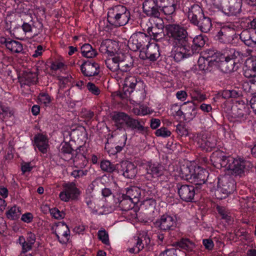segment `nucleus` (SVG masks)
<instances>
[{
    "label": "nucleus",
    "instance_id": "obj_1",
    "mask_svg": "<svg viewBox=\"0 0 256 256\" xmlns=\"http://www.w3.org/2000/svg\"><path fill=\"white\" fill-rule=\"evenodd\" d=\"M166 35L174 40L177 48L172 52V56L176 62H179L194 54L192 38L185 28L178 24H166L164 26Z\"/></svg>",
    "mask_w": 256,
    "mask_h": 256
},
{
    "label": "nucleus",
    "instance_id": "obj_2",
    "mask_svg": "<svg viewBox=\"0 0 256 256\" xmlns=\"http://www.w3.org/2000/svg\"><path fill=\"white\" fill-rule=\"evenodd\" d=\"M112 120L118 130L126 128L145 134L148 130V128L144 126V122L139 118H134L124 112H115L112 116Z\"/></svg>",
    "mask_w": 256,
    "mask_h": 256
},
{
    "label": "nucleus",
    "instance_id": "obj_3",
    "mask_svg": "<svg viewBox=\"0 0 256 256\" xmlns=\"http://www.w3.org/2000/svg\"><path fill=\"white\" fill-rule=\"evenodd\" d=\"M188 18L202 32H208L212 26L211 19L204 14L202 10L198 4H194L189 8Z\"/></svg>",
    "mask_w": 256,
    "mask_h": 256
},
{
    "label": "nucleus",
    "instance_id": "obj_4",
    "mask_svg": "<svg viewBox=\"0 0 256 256\" xmlns=\"http://www.w3.org/2000/svg\"><path fill=\"white\" fill-rule=\"evenodd\" d=\"M223 56L224 60L220 61L219 66L224 72L229 73L238 70L244 55L234 48H228L224 50Z\"/></svg>",
    "mask_w": 256,
    "mask_h": 256
},
{
    "label": "nucleus",
    "instance_id": "obj_5",
    "mask_svg": "<svg viewBox=\"0 0 256 256\" xmlns=\"http://www.w3.org/2000/svg\"><path fill=\"white\" fill-rule=\"evenodd\" d=\"M130 20V12L126 6L122 5L114 6L108 14V22L116 27L125 26Z\"/></svg>",
    "mask_w": 256,
    "mask_h": 256
},
{
    "label": "nucleus",
    "instance_id": "obj_6",
    "mask_svg": "<svg viewBox=\"0 0 256 256\" xmlns=\"http://www.w3.org/2000/svg\"><path fill=\"white\" fill-rule=\"evenodd\" d=\"M228 166V170H230L232 174L240 176L245 175L252 168V164L248 162L235 159L234 158Z\"/></svg>",
    "mask_w": 256,
    "mask_h": 256
},
{
    "label": "nucleus",
    "instance_id": "obj_7",
    "mask_svg": "<svg viewBox=\"0 0 256 256\" xmlns=\"http://www.w3.org/2000/svg\"><path fill=\"white\" fill-rule=\"evenodd\" d=\"M150 38L145 34L139 32L133 34L128 42V46L134 52L141 50L149 44Z\"/></svg>",
    "mask_w": 256,
    "mask_h": 256
},
{
    "label": "nucleus",
    "instance_id": "obj_8",
    "mask_svg": "<svg viewBox=\"0 0 256 256\" xmlns=\"http://www.w3.org/2000/svg\"><path fill=\"white\" fill-rule=\"evenodd\" d=\"M174 188L181 200L186 202H192L196 194L195 188L193 186L178 182L176 184Z\"/></svg>",
    "mask_w": 256,
    "mask_h": 256
},
{
    "label": "nucleus",
    "instance_id": "obj_9",
    "mask_svg": "<svg viewBox=\"0 0 256 256\" xmlns=\"http://www.w3.org/2000/svg\"><path fill=\"white\" fill-rule=\"evenodd\" d=\"M64 190L59 194L60 199L67 202L70 200H76L80 194L78 189L74 182L66 184L64 186Z\"/></svg>",
    "mask_w": 256,
    "mask_h": 256
},
{
    "label": "nucleus",
    "instance_id": "obj_10",
    "mask_svg": "<svg viewBox=\"0 0 256 256\" xmlns=\"http://www.w3.org/2000/svg\"><path fill=\"white\" fill-rule=\"evenodd\" d=\"M160 56L158 46L155 44H148L146 48H142L140 51V58L142 60L148 59L155 61Z\"/></svg>",
    "mask_w": 256,
    "mask_h": 256
},
{
    "label": "nucleus",
    "instance_id": "obj_11",
    "mask_svg": "<svg viewBox=\"0 0 256 256\" xmlns=\"http://www.w3.org/2000/svg\"><path fill=\"white\" fill-rule=\"evenodd\" d=\"M156 227L163 231L173 230L176 225V218L168 214H163L154 223Z\"/></svg>",
    "mask_w": 256,
    "mask_h": 256
},
{
    "label": "nucleus",
    "instance_id": "obj_12",
    "mask_svg": "<svg viewBox=\"0 0 256 256\" xmlns=\"http://www.w3.org/2000/svg\"><path fill=\"white\" fill-rule=\"evenodd\" d=\"M143 12L149 17L158 18L160 6L155 0H144L142 4Z\"/></svg>",
    "mask_w": 256,
    "mask_h": 256
},
{
    "label": "nucleus",
    "instance_id": "obj_13",
    "mask_svg": "<svg viewBox=\"0 0 256 256\" xmlns=\"http://www.w3.org/2000/svg\"><path fill=\"white\" fill-rule=\"evenodd\" d=\"M248 106L244 102H238L232 108V114L234 118L245 120L250 114Z\"/></svg>",
    "mask_w": 256,
    "mask_h": 256
},
{
    "label": "nucleus",
    "instance_id": "obj_14",
    "mask_svg": "<svg viewBox=\"0 0 256 256\" xmlns=\"http://www.w3.org/2000/svg\"><path fill=\"white\" fill-rule=\"evenodd\" d=\"M242 0H228L222 8L224 13L228 16H237L241 12Z\"/></svg>",
    "mask_w": 256,
    "mask_h": 256
},
{
    "label": "nucleus",
    "instance_id": "obj_15",
    "mask_svg": "<svg viewBox=\"0 0 256 256\" xmlns=\"http://www.w3.org/2000/svg\"><path fill=\"white\" fill-rule=\"evenodd\" d=\"M232 160V157L224 156L220 152L213 153L211 157V161L215 167L217 168L224 167L227 170H228V164Z\"/></svg>",
    "mask_w": 256,
    "mask_h": 256
},
{
    "label": "nucleus",
    "instance_id": "obj_16",
    "mask_svg": "<svg viewBox=\"0 0 256 256\" xmlns=\"http://www.w3.org/2000/svg\"><path fill=\"white\" fill-rule=\"evenodd\" d=\"M100 66L92 60L84 62L80 66V70L86 76H93L99 74Z\"/></svg>",
    "mask_w": 256,
    "mask_h": 256
},
{
    "label": "nucleus",
    "instance_id": "obj_17",
    "mask_svg": "<svg viewBox=\"0 0 256 256\" xmlns=\"http://www.w3.org/2000/svg\"><path fill=\"white\" fill-rule=\"evenodd\" d=\"M84 147L80 146L76 150H75L74 156H73L74 164V166L78 168H83L85 167L88 164V160L84 154Z\"/></svg>",
    "mask_w": 256,
    "mask_h": 256
},
{
    "label": "nucleus",
    "instance_id": "obj_18",
    "mask_svg": "<svg viewBox=\"0 0 256 256\" xmlns=\"http://www.w3.org/2000/svg\"><path fill=\"white\" fill-rule=\"evenodd\" d=\"M122 175L128 178H132L136 174V166L132 162L123 161L120 163Z\"/></svg>",
    "mask_w": 256,
    "mask_h": 256
},
{
    "label": "nucleus",
    "instance_id": "obj_19",
    "mask_svg": "<svg viewBox=\"0 0 256 256\" xmlns=\"http://www.w3.org/2000/svg\"><path fill=\"white\" fill-rule=\"evenodd\" d=\"M208 174V172L206 170L198 168L194 171V173L190 182L196 186L202 185L206 181Z\"/></svg>",
    "mask_w": 256,
    "mask_h": 256
},
{
    "label": "nucleus",
    "instance_id": "obj_20",
    "mask_svg": "<svg viewBox=\"0 0 256 256\" xmlns=\"http://www.w3.org/2000/svg\"><path fill=\"white\" fill-rule=\"evenodd\" d=\"M147 174L154 178L160 177L166 172L164 166L160 164L149 163L146 167Z\"/></svg>",
    "mask_w": 256,
    "mask_h": 256
},
{
    "label": "nucleus",
    "instance_id": "obj_21",
    "mask_svg": "<svg viewBox=\"0 0 256 256\" xmlns=\"http://www.w3.org/2000/svg\"><path fill=\"white\" fill-rule=\"evenodd\" d=\"M198 144L199 146L206 151H210L216 146V140L214 136L206 137V136H202L198 138Z\"/></svg>",
    "mask_w": 256,
    "mask_h": 256
},
{
    "label": "nucleus",
    "instance_id": "obj_22",
    "mask_svg": "<svg viewBox=\"0 0 256 256\" xmlns=\"http://www.w3.org/2000/svg\"><path fill=\"white\" fill-rule=\"evenodd\" d=\"M119 70L121 72H127L133 67L134 60L130 56H118Z\"/></svg>",
    "mask_w": 256,
    "mask_h": 256
},
{
    "label": "nucleus",
    "instance_id": "obj_23",
    "mask_svg": "<svg viewBox=\"0 0 256 256\" xmlns=\"http://www.w3.org/2000/svg\"><path fill=\"white\" fill-rule=\"evenodd\" d=\"M34 144L38 150L43 154H46L49 148L48 140L46 137L42 134H38L34 138Z\"/></svg>",
    "mask_w": 256,
    "mask_h": 256
},
{
    "label": "nucleus",
    "instance_id": "obj_24",
    "mask_svg": "<svg viewBox=\"0 0 256 256\" xmlns=\"http://www.w3.org/2000/svg\"><path fill=\"white\" fill-rule=\"evenodd\" d=\"M218 186H222L226 192H233L235 189L234 181L229 176H223L218 178Z\"/></svg>",
    "mask_w": 256,
    "mask_h": 256
},
{
    "label": "nucleus",
    "instance_id": "obj_25",
    "mask_svg": "<svg viewBox=\"0 0 256 256\" xmlns=\"http://www.w3.org/2000/svg\"><path fill=\"white\" fill-rule=\"evenodd\" d=\"M70 144L67 142H62L59 148V154L63 158L66 160V158H70L72 159L74 154L72 153V152H74Z\"/></svg>",
    "mask_w": 256,
    "mask_h": 256
},
{
    "label": "nucleus",
    "instance_id": "obj_26",
    "mask_svg": "<svg viewBox=\"0 0 256 256\" xmlns=\"http://www.w3.org/2000/svg\"><path fill=\"white\" fill-rule=\"evenodd\" d=\"M140 192L141 190L138 188L132 186L127 188L124 196L128 198L134 204H137L141 196Z\"/></svg>",
    "mask_w": 256,
    "mask_h": 256
},
{
    "label": "nucleus",
    "instance_id": "obj_27",
    "mask_svg": "<svg viewBox=\"0 0 256 256\" xmlns=\"http://www.w3.org/2000/svg\"><path fill=\"white\" fill-rule=\"evenodd\" d=\"M164 26H162V23L158 24V28L156 27H148L147 32L150 36H152L153 38L156 40H158L164 36L163 30Z\"/></svg>",
    "mask_w": 256,
    "mask_h": 256
},
{
    "label": "nucleus",
    "instance_id": "obj_28",
    "mask_svg": "<svg viewBox=\"0 0 256 256\" xmlns=\"http://www.w3.org/2000/svg\"><path fill=\"white\" fill-rule=\"evenodd\" d=\"M125 194H122L118 198V206L122 211H128L132 209L134 204L128 198L125 197Z\"/></svg>",
    "mask_w": 256,
    "mask_h": 256
},
{
    "label": "nucleus",
    "instance_id": "obj_29",
    "mask_svg": "<svg viewBox=\"0 0 256 256\" xmlns=\"http://www.w3.org/2000/svg\"><path fill=\"white\" fill-rule=\"evenodd\" d=\"M156 206V200L152 199H146L143 201L140 205V208L146 214H151L154 212Z\"/></svg>",
    "mask_w": 256,
    "mask_h": 256
},
{
    "label": "nucleus",
    "instance_id": "obj_30",
    "mask_svg": "<svg viewBox=\"0 0 256 256\" xmlns=\"http://www.w3.org/2000/svg\"><path fill=\"white\" fill-rule=\"evenodd\" d=\"M36 80V75L30 72H24L20 78V81L24 84H34Z\"/></svg>",
    "mask_w": 256,
    "mask_h": 256
},
{
    "label": "nucleus",
    "instance_id": "obj_31",
    "mask_svg": "<svg viewBox=\"0 0 256 256\" xmlns=\"http://www.w3.org/2000/svg\"><path fill=\"white\" fill-rule=\"evenodd\" d=\"M81 52L84 56L87 58H92L97 55L96 50L88 44H85L82 46Z\"/></svg>",
    "mask_w": 256,
    "mask_h": 256
},
{
    "label": "nucleus",
    "instance_id": "obj_32",
    "mask_svg": "<svg viewBox=\"0 0 256 256\" xmlns=\"http://www.w3.org/2000/svg\"><path fill=\"white\" fill-rule=\"evenodd\" d=\"M240 36L241 40L248 46L254 47L256 44V40L252 39L250 32L247 30H243Z\"/></svg>",
    "mask_w": 256,
    "mask_h": 256
},
{
    "label": "nucleus",
    "instance_id": "obj_33",
    "mask_svg": "<svg viewBox=\"0 0 256 256\" xmlns=\"http://www.w3.org/2000/svg\"><path fill=\"white\" fill-rule=\"evenodd\" d=\"M216 62V58L209 60L208 58L200 56L198 61V66L200 70H206L208 68V66H212Z\"/></svg>",
    "mask_w": 256,
    "mask_h": 256
},
{
    "label": "nucleus",
    "instance_id": "obj_34",
    "mask_svg": "<svg viewBox=\"0 0 256 256\" xmlns=\"http://www.w3.org/2000/svg\"><path fill=\"white\" fill-rule=\"evenodd\" d=\"M176 2V0H174L166 4L160 5V11L166 15L172 14L175 12Z\"/></svg>",
    "mask_w": 256,
    "mask_h": 256
},
{
    "label": "nucleus",
    "instance_id": "obj_35",
    "mask_svg": "<svg viewBox=\"0 0 256 256\" xmlns=\"http://www.w3.org/2000/svg\"><path fill=\"white\" fill-rule=\"evenodd\" d=\"M194 170L188 166L182 165L180 168V174L182 178L190 181Z\"/></svg>",
    "mask_w": 256,
    "mask_h": 256
},
{
    "label": "nucleus",
    "instance_id": "obj_36",
    "mask_svg": "<svg viewBox=\"0 0 256 256\" xmlns=\"http://www.w3.org/2000/svg\"><path fill=\"white\" fill-rule=\"evenodd\" d=\"M118 56L112 58H108L105 60L107 68L112 72H116L119 70Z\"/></svg>",
    "mask_w": 256,
    "mask_h": 256
},
{
    "label": "nucleus",
    "instance_id": "obj_37",
    "mask_svg": "<svg viewBox=\"0 0 256 256\" xmlns=\"http://www.w3.org/2000/svg\"><path fill=\"white\" fill-rule=\"evenodd\" d=\"M6 47L12 52L15 53H19L23 50L22 46L20 42L12 40H10L8 43L6 44Z\"/></svg>",
    "mask_w": 256,
    "mask_h": 256
},
{
    "label": "nucleus",
    "instance_id": "obj_38",
    "mask_svg": "<svg viewBox=\"0 0 256 256\" xmlns=\"http://www.w3.org/2000/svg\"><path fill=\"white\" fill-rule=\"evenodd\" d=\"M246 69L245 70V76L246 77L254 76L255 74H248L249 72H252L254 73L256 72V60H247L245 62Z\"/></svg>",
    "mask_w": 256,
    "mask_h": 256
},
{
    "label": "nucleus",
    "instance_id": "obj_39",
    "mask_svg": "<svg viewBox=\"0 0 256 256\" xmlns=\"http://www.w3.org/2000/svg\"><path fill=\"white\" fill-rule=\"evenodd\" d=\"M141 84V82H138L136 78L134 76H130L127 77L124 80V86L131 89V90L129 92L130 94L133 92V90L137 84Z\"/></svg>",
    "mask_w": 256,
    "mask_h": 256
},
{
    "label": "nucleus",
    "instance_id": "obj_40",
    "mask_svg": "<svg viewBox=\"0 0 256 256\" xmlns=\"http://www.w3.org/2000/svg\"><path fill=\"white\" fill-rule=\"evenodd\" d=\"M183 109L184 110L185 114H190L192 116H194L196 112H194L196 106L192 102H186L182 105Z\"/></svg>",
    "mask_w": 256,
    "mask_h": 256
},
{
    "label": "nucleus",
    "instance_id": "obj_41",
    "mask_svg": "<svg viewBox=\"0 0 256 256\" xmlns=\"http://www.w3.org/2000/svg\"><path fill=\"white\" fill-rule=\"evenodd\" d=\"M21 214L20 208L14 206L11 208L6 212V215L8 218L15 220L19 218Z\"/></svg>",
    "mask_w": 256,
    "mask_h": 256
},
{
    "label": "nucleus",
    "instance_id": "obj_42",
    "mask_svg": "<svg viewBox=\"0 0 256 256\" xmlns=\"http://www.w3.org/2000/svg\"><path fill=\"white\" fill-rule=\"evenodd\" d=\"M178 246L183 249L188 250H192L195 246L194 243L188 238L181 239L178 242Z\"/></svg>",
    "mask_w": 256,
    "mask_h": 256
},
{
    "label": "nucleus",
    "instance_id": "obj_43",
    "mask_svg": "<svg viewBox=\"0 0 256 256\" xmlns=\"http://www.w3.org/2000/svg\"><path fill=\"white\" fill-rule=\"evenodd\" d=\"M100 167L102 170L110 173L116 170V166L107 160H102Z\"/></svg>",
    "mask_w": 256,
    "mask_h": 256
},
{
    "label": "nucleus",
    "instance_id": "obj_44",
    "mask_svg": "<svg viewBox=\"0 0 256 256\" xmlns=\"http://www.w3.org/2000/svg\"><path fill=\"white\" fill-rule=\"evenodd\" d=\"M57 232L59 234L64 237V238H68L70 234V231L68 226L64 222H62L61 224L58 226Z\"/></svg>",
    "mask_w": 256,
    "mask_h": 256
},
{
    "label": "nucleus",
    "instance_id": "obj_45",
    "mask_svg": "<svg viewBox=\"0 0 256 256\" xmlns=\"http://www.w3.org/2000/svg\"><path fill=\"white\" fill-rule=\"evenodd\" d=\"M206 36L202 34L196 36L192 42H193L194 44V46H196L199 50L204 46L206 42Z\"/></svg>",
    "mask_w": 256,
    "mask_h": 256
},
{
    "label": "nucleus",
    "instance_id": "obj_46",
    "mask_svg": "<svg viewBox=\"0 0 256 256\" xmlns=\"http://www.w3.org/2000/svg\"><path fill=\"white\" fill-rule=\"evenodd\" d=\"M98 238L102 242L106 244L110 245L108 233L104 230H100L98 232Z\"/></svg>",
    "mask_w": 256,
    "mask_h": 256
},
{
    "label": "nucleus",
    "instance_id": "obj_47",
    "mask_svg": "<svg viewBox=\"0 0 256 256\" xmlns=\"http://www.w3.org/2000/svg\"><path fill=\"white\" fill-rule=\"evenodd\" d=\"M144 248V244L142 243V241L141 239L138 238L137 242L136 245L128 249L129 252L132 254H138Z\"/></svg>",
    "mask_w": 256,
    "mask_h": 256
},
{
    "label": "nucleus",
    "instance_id": "obj_48",
    "mask_svg": "<svg viewBox=\"0 0 256 256\" xmlns=\"http://www.w3.org/2000/svg\"><path fill=\"white\" fill-rule=\"evenodd\" d=\"M232 192H226L224 190L223 187L218 186L217 189L215 192V195L216 198L218 199H222L223 198H225L228 194H230Z\"/></svg>",
    "mask_w": 256,
    "mask_h": 256
},
{
    "label": "nucleus",
    "instance_id": "obj_49",
    "mask_svg": "<svg viewBox=\"0 0 256 256\" xmlns=\"http://www.w3.org/2000/svg\"><path fill=\"white\" fill-rule=\"evenodd\" d=\"M50 213L56 219L62 218L65 216L64 212L56 208L50 210Z\"/></svg>",
    "mask_w": 256,
    "mask_h": 256
},
{
    "label": "nucleus",
    "instance_id": "obj_50",
    "mask_svg": "<svg viewBox=\"0 0 256 256\" xmlns=\"http://www.w3.org/2000/svg\"><path fill=\"white\" fill-rule=\"evenodd\" d=\"M155 134L158 136L167 137L170 135L171 132L167 128L162 127L157 130Z\"/></svg>",
    "mask_w": 256,
    "mask_h": 256
},
{
    "label": "nucleus",
    "instance_id": "obj_51",
    "mask_svg": "<svg viewBox=\"0 0 256 256\" xmlns=\"http://www.w3.org/2000/svg\"><path fill=\"white\" fill-rule=\"evenodd\" d=\"M105 42H106L110 44L109 46H106L108 54H110L111 56H113L114 53L116 51V49L114 48V46L116 45V42L114 41H112V40L108 39L105 40Z\"/></svg>",
    "mask_w": 256,
    "mask_h": 256
},
{
    "label": "nucleus",
    "instance_id": "obj_52",
    "mask_svg": "<svg viewBox=\"0 0 256 256\" xmlns=\"http://www.w3.org/2000/svg\"><path fill=\"white\" fill-rule=\"evenodd\" d=\"M88 90L92 94L98 96L100 93V90L94 84L90 82H88L86 86Z\"/></svg>",
    "mask_w": 256,
    "mask_h": 256
},
{
    "label": "nucleus",
    "instance_id": "obj_53",
    "mask_svg": "<svg viewBox=\"0 0 256 256\" xmlns=\"http://www.w3.org/2000/svg\"><path fill=\"white\" fill-rule=\"evenodd\" d=\"M176 132L179 136H186L188 134V132L187 130L183 125L180 124H178L176 126Z\"/></svg>",
    "mask_w": 256,
    "mask_h": 256
},
{
    "label": "nucleus",
    "instance_id": "obj_54",
    "mask_svg": "<svg viewBox=\"0 0 256 256\" xmlns=\"http://www.w3.org/2000/svg\"><path fill=\"white\" fill-rule=\"evenodd\" d=\"M217 210L222 216V219L226 220H230V216L228 215L227 212L224 208L218 206L216 208Z\"/></svg>",
    "mask_w": 256,
    "mask_h": 256
},
{
    "label": "nucleus",
    "instance_id": "obj_55",
    "mask_svg": "<svg viewBox=\"0 0 256 256\" xmlns=\"http://www.w3.org/2000/svg\"><path fill=\"white\" fill-rule=\"evenodd\" d=\"M80 114L82 117L86 118L88 120H91L94 116L92 111L86 109H82Z\"/></svg>",
    "mask_w": 256,
    "mask_h": 256
},
{
    "label": "nucleus",
    "instance_id": "obj_56",
    "mask_svg": "<svg viewBox=\"0 0 256 256\" xmlns=\"http://www.w3.org/2000/svg\"><path fill=\"white\" fill-rule=\"evenodd\" d=\"M202 244L206 249L211 250L213 249L214 244L212 239L206 238L202 240Z\"/></svg>",
    "mask_w": 256,
    "mask_h": 256
},
{
    "label": "nucleus",
    "instance_id": "obj_57",
    "mask_svg": "<svg viewBox=\"0 0 256 256\" xmlns=\"http://www.w3.org/2000/svg\"><path fill=\"white\" fill-rule=\"evenodd\" d=\"M2 110V114H4V118H10L14 115V112L10 110L8 107H5L4 106H0Z\"/></svg>",
    "mask_w": 256,
    "mask_h": 256
},
{
    "label": "nucleus",
    "instance_id": "obj_58",
    "mask_svg": "<svg viewBox=\"0 0 256 256\" xmlns=\"http://www.w3.org/2000/svg\"><path fill=\"white\" fill-rule=\"evenodd\" d=\"M40 100L46 106L49 104L51 101L50 96H48V94L45 93L40 94Z\"/></svg>",
    "mask_w": 256,
    "mask_h": 256
},
{
    "label": "nucleus",
    "instance_id": "obj_59",
    "mask_svg": "<svg viewBox=\"0 0 256 256\" xmlns=\"http://www.w3.org/2000/svg\"><path fill=\"white\" fill-rule=\"evenodd\" d=\"M171 110L172 111V114L174 116H176L178 117H181L182 115L184 114L182 110H180V108H178V105L174 104L172 106Z\"/></svg>",
    "mask_w": 256,
    "mask_h": 256
},
{
    "label": "nucleus",
    "instance_id": "obj_60",
    "mask_svg": "<svg viewBox=\"0 0 256 256\" xmlns=\"http://www.w3.org/2000/svg\"><path fill=\"white\" fill-rule=\"evenodd\" d=\"M176 249L174 248H172L166 250L162 252L160 254L162 256H176Z\"/></svg>",
    "mask_w": 256,
    "mask_h": 256
},
{
    "label": "nucleus",
    "instance_id": "obj_61",
    "mask_svg": "<svg viewBox=\"0 0 256 256\" xmlns=\"http://www.w3.org/2000/svg\"><path fill=\"white\" fill-rule=\"evenodd\" d=\"M64 63L59 62H52L50 66V68L54 70L60 69L64 66Z\"/></svg>",
    "mask_w": 256,
    "mask_h": 256
},
{
    "label": "nucleus",
    "instance_id": "obj_62",
    "mask_svg": "<svg viewBox=\"0 0 256 256\" xmlns=\"http://www.w3.org/2000/svg\"><path fill=\"white\" fill-rule=\"evenodd\" d=\"M217 36L222 42H226L227 35L226 32H224L222 30H220L218 32Z\"/></svg>",
    "mask_w": 256,
    "mask_h": 256
},
{
    "label": "nucleus",
    "instance_id": "obj_63",
    "mask_svg": "<svg viewBox=\"0 0 256 256\" xmlns=\"http://www.w3.org/2000/svg\"><path fill=\"white\" fill-rule=\"evenodd\" d=\"M33 216L31 213L28 212L22 214L21 220L24 222L28 223L32 222V220Z\"/></svg>",
    "mask_w": 256,
    "mask_h": 256
},
{
    "label": "nucleus",
    "instance_id": "obj_64",
    "mask_svg": "<svg viewBox=\"0 0 256 256\" xmlns=\"http://www.w3.org/2000/svg\"><path fill=\"white\" fill-rule=\"evenodd\" d=\"M105 149L110 154L114 155L116 154L114 147H112V146L108 142L106 144Z\"/></svg>",
    "mask_w": 256,
    "mask_h": 256
}]
</instances>
